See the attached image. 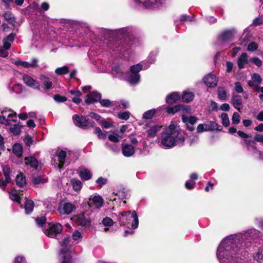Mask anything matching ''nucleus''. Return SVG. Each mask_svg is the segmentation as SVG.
Instances as JSON below:
<instances>
[{
	"label": "nucleus",
	"mask_w": 263,
	"mask_h": 263,
	"mask_svg": "<svg viewBox=\"0 0 263 263\" xmlns=\"http://www.w3.org/2000/svg\"><path fill=\"white\" fill-rule=\"evenodd\" d=\"M116 34L120 39L116 41L112 45V50L121 56L126 58L128 47L135 44L137 39L134 36L136 29L132 27L120 28L115 31Z\"/></svg>",
	"instance_id": "obj_1"
},
{
	"label": "nucleus",
	"mask_w": 263,
	"mask_h": 263,
	"mask_svg": "<svg viewBox=\"0 0 263 263\" xmlns=\"http://www.w3.org/2000/svg\"><path fill=\"white\" fill-rule=\"evenodd\" d=\"M232 237L224 239L218 248L217 256L220 263H242L240 261L242 259L237 256V249L235 250V244Z\"/></svg>",
	"instance_id": "obj_2"
},
{
	"label": "nucleus",
	"mask_w": 263,
	"mask_h": 263,
	"mask_svg": "<svg viewBox=\"0 0 263 263\" xmlns=\"http://www.w3.org/2000/svg\"><path fill=\"white\" fill-rule=\"evenodd\" d=\"M179 120H173L168 127L161 134L163 147L171 148L176 144L181 128Z\"/></svg>",
	"instance_id": "obj_3"
},
{
	"label": "nucleus",
	"mask_w": 263,
	"mask_h": 263,
	"mask_svg": "<svg viewBox=\"0 0 263 263\" xmlns=\"http://www.w3.org/2000/svg\"><path fill=\"white\" fill-rule=\"evenodd\" d=\"M70 241L71 240L69 237H65L60 242L61 248L59 255L61 263L73 262L70 250L71 246Z\"/></svg>",
	"instance_id": "obj_4"
},
{
	"label": "nucleus",
	"mask_w": 263,
	"mask_h": 263,
	"mask_svg": "<svg viewBox=\"0 0 263 263\" xmlns=\"http://www.w3.org/2000/svg\"><path fill=\"white\" fill-rule=\"evenodd\" d=\"M131 218L133 219L132 222V228L133 229H135L138 228L139 224L138 217L135 211L121 213L118 216V220L120 224L122 225L128 224L129 223V219Z\"/></svg>",
	"instance_id": "obj_5"
},
{
	"label": "nucleus",
	"mask_w": 263,
	"mask_h": 263,
	"mask_svg": "<svg viewBox=\"0 0 263 263\" xmlns=\"http://www.w3.org/2000/svg\"><path fill=\"white\" fill-rule=\"evenodd\" d=\"M0 122L7 126H11L12 122H16L17 116L16 112L10 109H4L1 112Z\"/></svg>",
	"instance_id": "obj_6"
},
{
	"label": "nucleus",
	"mask_w": 263,
	"mask_h": 263,
	"mask_svg": "<svg viewBox=\"0 0 263 263\" xmlns=\"http://www.w3.org/2000/svg\"><path fill=\"white\" fill-rule=\"evenodd\" d=\"M168 0H133L137 5L148 9H154L158 8L166 4Z\"/></svg>",
	"instance_id": "obj_7"
},
{
	"label": "nucleus",
	"mask_w": 263,
	"mask_h": 263,
	"mask_svg": "<svg viewBox=\"0 0 263 263\" xmlns=\"http://www.w3.org/2000/svg\"><path fill=\"white\" fill-rule=\"evenodd\" d=\"M67 156V153L65 150H61L57 153L51 158V164L54 166L59 168H62L65 162L66 158Z\"/></svg>",
	"instance_id": "obj_8"
},
{
	"label": "nucleus",
	"mask_w": 263,
	"mask_h": 263,
	"mask_svg": "<svg viewBox=\"0 0 263 263\" xmlns=\"http://www.w3.org/2000/svg\"><path fill=\"white\" fill-rule=\"evenodd\" d=\"M74 124L80 127H93L95 123L93 121L89 122L85 117L74 115L72 116Z\"/></svg>",
	"instance_id": "obj_9"
},
{
	"label": "nucleus",
	"mask_w": 263,
	"mask_h": 263,
	"mask_svg": "<svg viewBox=\"0 0 263 263\" xmlns=\"http://www.w3.org/2000/svg\"><path fill=\"white\" fill-rule=\"evenodd\" d=\"M62 231V225L59 223H50L48 228L45 230V234L48 237L54 238Z\"/></svg>",
	"instance_id": "obj_10"
},
{
	"label": "nucleus",
	"mask_w": 263,
	"mask_h": 263,
	"mask_svg": "<svg viewBox=\"0 0 263 263\" xmlns=\"http://www.w3.org/2000/svg\"><path fill=\"white\" fill-rule=\"evenodd\" d=\"M76 209L74 204L70 202L60 203L58 207V212L60 215H69Z\"/></svg>",
	"instance_id": "obj_11"
},
{
	"label": "nucleus",
	"mask_w": 263,
	"mask_h": 263,
	"mask_svg": "<svg viewBox=\"0 0 263 263\" xmlns=\"http://www.w3.org/2000/svg\"><path fill=\"white\" fill-rule=\"evenodd\" d=\"M39 79L41 81L42 87L44 91H47L54 88V84L50 78L42 74L39 76Z\"/></svg>",
	"instance_id": "obj_12"
},
{
	"label": "nucleus",
	"mask_w": 263,
	"mask_h": 263,
	"mask_svg": "<svg viewBox=\"0 0 263 263\" xmlns=\"http://www.w3.org/2000/svg\"><path fill=\"white\" fill-rule=\"evenodd\" d=\"M23 80L27 86L35 90H39L40 89V83L29 75L24 74Z\"/></svg>",
	"instance_id": "obj_13"
},
{
	"label": "nucleus",
	"mask_w": 263,
	"mask_h": 263,
	"mask_svg": "<svg viewBox=\"0 0 263 263\" xmlns=\"http://www.w3.org/2000/svg\"><path fill=\"white\" fill-rule=\"evenodd\" d=\"M88 204L90 206L99 209L102 206L104 200L101 196L99 195L91 196L89 198Z\"/></svg>",
	"instance_id": "obj_14"
},
{
	"label": "nucleus",
	"mask_w": 263,
	"mask_h": 263,
	"mask_svg": "<svg viewBox=\"0 0 263 263\" xmlns=\"http://www.w3.org/2000/svg\"><path fill=\"white\" fill-rule=\"evenodd\" d=\"M182 121L186 124V128L190 131H193L194 129L193 125L198 121L197 118L195 116L187 117V116H182Z\"/></svg>",
	"instance_id": "obj_15"
},
{
	"label": "nucleus",
	"mask_w": 263,
	"mask_h": 263,
	"mask_svg": "<svg viewBox=\"0 0 263 263\" xmlns=\"http://www.w3.org/2000/svg\"><path fill=\"white\" fill-rule=\"evenodd\" d=\"M203 81L204 84L208 87H215L217 85L218 79L214 74L210 73L205 76Z\"/></svg>",
	"instance_id": "obj_16"
},
{
	"label": "nucleus",
	"mask_w": 263,
	"mask_h": 263,
	"mask_svg": "<svg viewBox=\"0 0 263 263\" xmlns=\"http://www.w3.org/2000/svg\"><path fill=\"white\" fill-rule=\"evenodd\" d=\"M78 172L81 179L84 181L90 179L92 176L90 171L83 166L80 167Z\"/></svg>",
	"instance_id": "obj_17"
},
{
	"label": "nucleus",
	"mask_w": 263,
	"mask_h": 263,
	"mask_svg": "<svg viewBox=\"0 0 263 263\" xmlns=\"http://www.w3.org/2000/svg\"><path fill=\"white\" fill-rule=\"evenodd\" d=\"M13 63L17 66H22L24 68H35L38 65V60L36 59H33L31 63L17 60Z\"/></svg>",
	"instance_id": "obj_18"
},
{
	"label": "nucleus",
	"mask_w": 263,
	"mask_h": 263,
	"mask_svg": "<svg viewBox=\"0 0 263 263\" xmlns=\"http://www.w3.org/2000/svg\"><path fill=\"white\" fill-rule=\"evenodd\" d=\"M101 98V95L97 91H92L87 95L85 100V103L87 104H90L100 101Z\"/></svg>",
	"instance_id": "obj_19"
},
{
	"label": "nucleus",
	"mask_w": 263,
	"mask_h": 263,
	"mask_svg": "<svg viewBox=\"0 0 263 263\" xmlns=\"http://www.w3.org/2000/svg\"><path fill=\"white\" fill-rule=\"evenodd\" d=\"M23 191H17L15 189H13L9 193V196L11 200L18 203V204L21 203V197L23 196Z\"/></svg>",
	"instance_id": "obj_20"
},
{
	"label": "nucleus",
	"mask_w": 263,
	"mask_h": 263,
	"mask_svg": "<svg viewBox=\"0 0 263 263\" xmlns=\"http://www.w3.org/2000/svg\"><path fill=\"white\" fill-rule=\"evenodd\" d=\"M122 150L123 155L127 157L133 156L135 153V148L131 144H123Z\"/></svg>",
	"instance_id": "obj_21"
},
{
	"label": "nucleus",
	"mask_w": 263,
	"mask_h": 263,
	"mask_svg": "<svg viewBox=\"0 0 263 263\" xmlns=\"http://www.w3.org/2000/svg\"><path fill=\"white\" fill-rule=\"evenodd\" d=\"M76 221L78 225L87 227L90 224V221L86 218L83 214L79 215L75 217Z\"/></svg>",
	"instance_id": "obj_22"
},
{
	"label": "nucleus",
	"mask_w": 263,
	"mask_h": 263,
	"mask_svg": "<svg viewBox=\"0 0 263 263\" xmlns=\"http://www.w3.org/2000/svg\"><path fill=\"white\" fill-rule=\"evenodd\" d=\"M161 127L162 126L157 124H154L150 126L146 131L147 136L150 138L155 137L157 133L160 130Z\"/></svg>",
	"instance_id": "obj_23"
},
{
	"label": "nucleus",
	"mask_w": 263,
	"mask_h": 263,
	"mask_svg": "<svg viewBox=\"0 0 263 263\" xmlns=\"http://www.w3.org/2000/svg\"><path fill=\"white\" fill-rule=\"evenodd\" d=\"M222 129V126L218 125L216 122L214 121H209L205 123V131L217 130L220 132L221 131Z\"/></svg>",
	"instance_id": "obj_24"
},
{
	"label": "nucleus",
	"mask_w": 263,
	"mask_h": 263,
	"mask_svg": "<svg viewBox=\"0 0 263 263\" xmlns=\"http://www.w3.org/2000/svg\"><path fill=\"white\" fill-rule=\"evenodd\" d=\"M195 98V94L193 92L188 90H184L182 93V101L186 103L192 102Z\"/></svg>",
	"instance_id": "obj_25"
},
{
	"label": "nucleus",
	"mask_w": 263,
	"mask_h": 263,
	"mask_svg": "<svg viewBox=\"0 0 263 263\" xmlns=\"http://www.w3.org/2000/svg\"><path fill=\"white\" fill-rule=\"evenodd\" d=\"M232 103L233 106L237 110L242 108V104L241 96L238 95H233Z\"/></svg>",
	"instance_id": "obj_26"
},
{
	"label": "nucleus",
	"mask_w": 263,
	"mask_h": 263,
	"mask_svg": "<svg viewBox=\"0 0 263 263\" xmlns=\"http://www.w3.org/2000/svg\"><path fill=\"white\" fill-rule=\"evenodd\" d=\"M114 74H116V77H122L123 76L125 69L122 64H115L113 67Z\"/></svg>",
	"instance_id": "obj_27"
},
{
	"label": "nucleus",
	"mask_w": 263,
	"mask_h": 263,
	"mask_svg": "<svg viewBox=\"0 0 263 263\" xmlns=\"http://www.w3.org/2000/svg\"><path fill=\"white\" fill-rule=\"evenodd\" d=\"M180 98V94L178 92H173L168 94L165 98L166 103L173 104Z\"/></svg>",
	"instance_id": "obj_28"
},
{
	"label": "nucleus",
	"mask_w": 263,
	"mask_h": 263,
	"mask_svg": "<svg viewBox=\"0 0 263 263\" xmlns=\"http://www.w3.org/2000/svg\"><path fill=\"white\" fill-rule=\"evenodd\" d=\"M69 92L72 96L70 97L73 103L79 104L81 102L82 100L80 99V97L82 96V93L79 90H70Z\"/></svg>",
	"instance_id": "obj_29"
},
{
	"label": "nucleus",
	"mask_w": 263,
	"mask_h": 263,
	"mask_svg": "<svg viewBox=\"0 0 263 263\" xmlns=\"http://www.w3.org/2000/svg\"><path fill=\"white\" fill-rule=\"evenodd\" d=\"M234 30H227L221 34L220 39L223 42L231 41L234 37Z\"/></svg>",
	"instance_id": "obj_30"
},
{
	"label": "nucleus",
	"mask_w": 263,
	"mask_h": 263,
	"mask_svg": "<svg viewBox=\"0 0 263 263\" xmlns=\"http://www.w3.org/2000/svg\"><path fill=\"white\" fill-rule=\"evenodd\" d=\"M70 184L72 186L73 190L77 192L80 191L83 186L82 182L76 178L71 179Z\"/></svg>",
	"instance_id": "obj_31"
},
{
	"label": "nucleus",
	"mask_w": 263,
	"mask_h": 263,
	"mask_svg": "<svg viewBox=\"0 0 263 263\" xmlns=\"http://www.w3.org/2000/svg\"><path fill=\"white\" fill-rule=\"evenodd\" d=\"M25 161L26 164L29 165L33 168H36L38 166V161L33 156H29L25 158Z\"/></svg>",
	"instance_id": "obj_32"
},
{
	"label": "nucleus",
	"mask_w": 263,
	"mask_h": 263,
	"mask_svg": "<svg viewBox=\"0 0 263 263\" xmlns=\"http://www.w3.org/2000/svg\"><path fill=\"white\" fill-rule=\"evenodd\" d=\"M12 125H13V126L9 128V131L14 135H18L21 132L22 126L20 122L16 121V122H14Z\"/></svg>",
	"instance_id": "obj_33"
},
{
	"label": "nucleus",
	"mask_w": 263,
	"mask_h": 263,
	"mask_svg": "<svg viewBox=\"0 0 263 263\" xmlns=\"http://www.w3.org/2000/svg\"><path fill=\"white\" fill-rule=\"evenodd\" d=\"M259 235L260 232L259 231L256 229H251L242 235V239L244 240L248 237L255 238L256 237L259 236Z\"/></svg>",
	"instance_id": "obj_34"
},
{
	"label": "nucleus",
	"mask_w": 263,
	"mask_h": 263,
	"mask_svg": "<svg viewBox=\"0 0 263 263\" xmlns=\"http://www.w3.org/2000/svg\"><path fill=\"white\" fill-rule=\"evenodd\" d=\"M159 108H163L169 114H174L180 110L181 105L178 104L173 107L162 106L160 107Z\"/></svg>",
	"instance_id": "obj_35"
},
{
	"label": "nucleus",
	"mask_w": 263,
	"mask_h": 263,
	"mask_svg": "<svg viewBox=\"0 0 263 263\" xmlns=\"http://www.w3.org/2000/svg\"><path fill=\"white\" fill-rule=\"evenodd\" d=\"M248 62L247 54L245 52L242 53L238 60V66L240 69L244 68L245 64Z\"/></svg>",
	"instance_id": "obj_36"
},
{
	"label": "nucleus",
	"mask_w": 263,
	"mask_h": 263,
	"mask_svg": "<svg viewBox=\"0 0 263 263\" xmlns=\"http://www.w3.org/2000/svg\"><path fill=\"white\" fill-rule=\"evenodd\" d=\"M140 76L139 73H132L130 72L127 81L131 84H137L140 82Z\"/></svg>",
	"instance_id": "obj_37"
},
{
	"label": "nucleus",
	"mask_w": 263,
	"mask_h": 263,
	"mask_svg": "<svg viewBox=\"0 0 263 263\" xmlns=\"http://www.w3.org/2000/svg\"><path fill=\"white\" fill-rule=\"evenodd\" d=\"M16 185L21 187H23L26 183V178L22 173L17 175L15 178Z\"/></svg>",
	"instance_id": "obj_38"
},
{
	"label": "nucleus",
	"mask_w": 263,
	"mask_h": 263,
	"mask_svg": "<svg viewBox=\"0 0 263 263\" xmlns=\"http://www.w3.org/2000/svg\"><path fill=\"white\" fill-rule=\"evenodd\" d=\"M100 103L102 106L105 107H111L117 105V102L111 101L108 99H100Z\"/></svg>",
	"instance_id": "obj_39"
},
{
	"label": "nucleus",
	"mask_w": 263,
	"mask_h": 263,
	"mask_svg": "<svg viewBox=\"0 0 263 263\" xmlns=\"http://www.w3.org/2000/svg\"><path fill=\"white\" fill-rule=\"evenodd\" d=\"M25 213L27 214L31 213L34 208L33 201L31 200H27L24 206Z\"/></svg>",
	"instance_id": "obj_40"
},
{
	"label": "nucleus",
	"mask_w": 263,
	"mask_h": 263,
	"mask_svg": "<svg viewBox=\"0 0 263 263\" xmlns=\"http://www.w3.org/2000/svg\"><path fill=\"white\" fill-rule=\"evenodd\" d=\"M117 195L121 200L127 199L130 196L129 191L125 189H123L122 191H119L117 193Z\"/></svg>",
	"instance_id": "obj_41"
},
{
	"label": "nucleus",
	"mask_w": 263,
	"mask_h": 263,
	"mask_svg": "<svg viewBox=\"0 0 263 263\" xmlns=\"http://www.w3.org/2000/svg\"><path fill=\"white\" fill-rule=\"evenodd\" d=\"M8 88L11 92L20 93L22 91L23 86L20 84H15L13 86H11V84H9Z\"/></svg>",
	"instance_id": "obj_42"
},
{
	"label": "nucleus",
	"mask_w": 263,
	"mask_h": 263,
	"mask_svg": "<svg viewBox=\"0 0 263 263\" xmlns=\"http://www.w3.org/2000/svg\"><path fill=\"white\" fill-rule=\"evenodd\" d=\"M3 16L10 24L14 25L15 19L13 15L10 11L5 12L3 14Z\"/></svg>",
	"instance_id": "obj_43"
},
{
	"label": "nucleus",
	"mask_w": 263,
	"mask_h": 263,
	"mask_svg": "<svg viewBox=\"0 0 263 263\" xmlns=\"http://www.w3.org/2000/svg\"><path fill=\"white\" fill-rule=\"evenodd\" d=\"M123 137L122 135H120L117 133L114 132L112 134H110L108 136L109 140L113 142H118Z\"/></svg>",
	"instance_id": "obj_44"
},
{
	"label": "nucleus",
	"mask_w": 263,
	"mask_h": 263,
	"mask_svg": "<svg viewBox=\"0 0 263 263\" xmlns=\"http://www.w3.org/2000/svg\"><path fill=\"white\" fill-rule=\"evenodd\" d=\"M218 97L220 100H225L227 97L226 90L224 87H219L217 89Z\"/></svg>",
	"instance_id": "obj_45"
},
{
	"label": "nucleus",
	"mask_w": 263,
	"mask_h": 263,
	"mask_svg": "<svg viewBox=\"0 0 263 263\" xmlns=\"http://www.w3.org/2000/svg\"><path fill=\"white\" fill-rule=\"evenodd\" d=\"M47 182V179L42 176H34L32 178V182L35 185H40Z\"/></svg>",
	"instance_id": "obj_46"
},
{
	"label": "nucleus",
	"mask_w": 263,
	"mask_h": 263,
	"mask_svg": "<svg viewBox=\"0 0 263 263\" xmlns=\"http://www.w3.org/2000/svg\"><path fill=\"white\" fill-rule=\"evenodd\" d=\"M3 172L5 178V181L6 182L10 183L11 181V178L10 177V168L7 165L3 166Z\"/></svg>",
	"instance_id": "obj_47"
},
{
	"label": "nucleus",
	"mask_w": 263,
	"mask_h": 263,
	"mask_svg": "<svg viewBox=\"0 0 263 263\" xmlns=\"http://www.w3.org/2000/svg\"><path fill=\"white\" fill-rule=\"evenodd\" d=\"M12 151L17 156H21L23 153L22 146L19 144H15L13 146Z\"/></svg>",
	"instance_id": "obj_48"
},
{
	"label": "nucleus",
	"mask_w": 263,
	"mask_h": 263,
	"mask_svg": "<svg viewBox=\"0 0 263 263\" xmlns=\"http://www.w3.org/2000/svg\"><path fill=\"white\" fill-rule=\"evenodd\" d=\"M157 109H152L145 111L143 114V118L144 119H152L156 112Z\"/></svg>",
	"instance_id": "obj_49"
},
{
	"label": "nucleus",
	"mask_w": 263,
	"mask_h": 263,
	"mask_svg": "<svg viewBox=\"0 0 263 263\" xmlns=\"http://www.w3.org/2000/svg\"><path fill=\"white\" fill-rule=\"evenodd\" d=\"M94 133L96 134L99 139H103L106 137V132H103L100 128L96 127L94 129Z\"/></svg>",
	"instance_id": "obj_50"
},
{
	"label": "nucleus",
	"mask_w": 263,
	"mask_h": 263,
	"mask_svg": "<svg viewBox=\"0 0 263 263\" xmlns=\"http://www.w3.org/2000/svg\"><path fill=\"white\" fill-rule=\"evenodd\" d=\"M254 258L259 262L263 261V248H259Z\"/></svg>",
	"instance_id": "obj_51"
},
{
	"label": "nucleus",
	"mask_w": 263,
	"mask_h": 263,
	"mask_svg": "<svg viewBox=\"0 0 263 263\" xmlns=\"http://www.w3.org/2000/svg\"><path fill=\"white\" fill-rule=\"evenodd\" d=\"M142 67L143 65L140 63L132 66L130 68V72L132 73H139L142 70Z\"/></svg>",
	"instance_id": "obj_52"
},
{
	"label": "nucleus",
	"mask_w": 263,
	"mask_h": 263,
	"mask_svg": "<svg viewBox=\"0 0 263 263\" xmlns=\"http://www.w3.org/2000/svg\"><path fill=\"white\" fill-rule=\"evenodd\" d=\"M69 72L68 67L64 66L61 67L57 68L55 70V72L58 75H62L67 73Z\"/></svg>",
	"instance_id": "obj_53"
},
{
	"label": "nucleus",
	"mask_w": 263,
	"mask_h": 263,
	"mask_svg": "<svg viewBox=\"0 0 263 263\" xmlns=\"http://www.w3.org/2000/svg\"><path fill=\"white\" fill-rule=\"evenodd\" d=\"M255 139H253L252 136L250 135V138L248 139H245L244 140V143L247 147H254L255 145L256 144L255 141Z\"/></svg>",
	"instance_id": "obj_54"
},
{
	"label": "nucleus",
	"mask_w": 263,
	"mask_h": 263,
	"mask_svg": "<svg viewBox=\"0 0 263 263\" xmlns=\"http://www.w3.org/2000/svg\"><path fill=\"white\" fill-rule=\"evenodd\" d=\"M222 124L224 126H228L230 125V121L227 114L222 113L221 115Z\"/></svg>",
	"instance_id": "obj_55"
},
{
	"label": "nucleus",
	"mask_w": 263,
	"mask_h": 263,
	"mask_svg": "<svg viewBox=\"0 0 263 263\" xmlns=\"http://www.w3.org/2000/svg\"><path fill=\"white\" fill-rule=\"evenodd\" d=\"M130 114L129 111H125L124 112H120L118 114V117L122 120H127L129 119Z\"/></svg>",
	"instance_id": "obj_56"
},
{
	"label": "nucleus",
	"mask_w": 263,
	"mask_h": 263,
	"mask_svg": "<svg viewBox=\"0 0 263 263\" xmlns=\"http://www.w3.org/2000/svg\"><path fill=\"white\" fill-rule=\"evenodd\" d=\"M102 223L105 227H111L113 225L114 221L111 218L108 217H106L105 218L102 219Z\"/></svg>",
	"instance_id": "obj_57"
},
{
	"label": "nucleus",
	"mask_w": 263,
	"mask_h": 263,
	"mask_svg": "<svg viewBox=\"0 0 263 263\" xmlns=\"http://www.w3.org/2000/svg\"><path fill=\"white\" fill-rule=\"evenodd\" d=\"M82 233L79 231H74L72 235V238L74 241H80L82 238Z\"/></svg>",
	"instance_id": "obj_58"
},
{
	"label": "nucleus",
	"mask_w": 263,
	"mask_h": 263,
	"mask_svg": "<svg viewBox=\"0 0 263 263\" xmlns=\"http://www.w3.org/2000/svg\"><path fill=\"white\" fill-rule=\"evenodd\" d=\"M100 125L104 128L108 129L112 127L113 124L112 123L107 121L105 120H102L100 123Z\"/></svg>",
	"instance_id": "obj_59"
},
{
	"label": "nucleus",
	"mask_w": 263,
	"mask_h": 263,
	"mask_svg": "<svg viewBox=\"0 0 263 263\" xmlns=\"http://www.w3.org/2000/svg\"><path fill=\"white\" fill-rule=\"evenodd\" d=\"M53 99L57 102H64L67 101V98L64 96H60V95H55L53 97Z\"/></svg>",
	"instance_id": "obj_60"
},
{
	"label": "nucleus",
	"mask_w": 263,
	"mask_h": 263,
	"mask_svg": "<svg viewBox=\"0 0 263 263\" xmlns=\"http://www.w3.org/2000/svg\"><path fill=\"white\" fill-rule=\"evenodd\" d=\"M240 117L238 112H234L232 117V122L233 124H237L240 122Z\"/></svg>",
	"instance_id": "obj_61"
},
{
	"label": "nucleus",
	"mask_w": 263,
	"mask_h": 263,
	"mask_svg": "<svg viewBox=\"0 0 263 263\" xmlns=\"http://www.w3.org/2000/svg\"><path fill=\"white\" fill-rule=\"evenodd\" d=\"M263 24V16H259L254 20L253 25L257 26Z\"/></svg>",
	"instance_id": "obj_62"
},
{
	"label": "nucleus",
	"mask_w": 263,
	"mask_h": 263,
	"mask_svg": "<svg viewBox=\"0 0 263 263\" xmlns=\"http://www.w3.org/2000/svg\"><path fill=\"white\" fill-rule=\"evenodd\" d=\"M235 90L238 93H242L243 91V89L241 85V84L239 82H237L235 83Z\"/></svg>",
	"instance_id": "obj_63"
},
{
	"label": "nucleus",
	"mask_w": 263,
	"mask_h": 263,
	"mask_svg": "<svg viewBox=\"0 0 263 263\" xmlns=\"http://www.w3.org/2000/svg\"><path fill=\"white\" fill-rule=\"evenodd\" d=\"M35 221L39 226H42L46 222V218L43 216L40 218H36Z\"/></svg>",
	"instance_id": "obj_64"
}]
</instances>
